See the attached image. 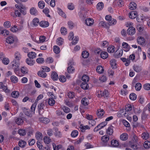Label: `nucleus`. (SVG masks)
I'll list each match as a JSON object with an SVG mask.
<instances>
[{"label": "nucleus", "mask_w": 150, "mask_h": 150, "mask_svg": "<svg viewBox=\"0 0 150 150\" xmlns=\"http://www.w3.org/2000/svg\"><path fill=\"white\" fill-rule=\"evenodd\" d=\"M122 46L123 47V50L125 51L128 52L130 49V46L127 43L125 42H123L122 43Z\"/></svg>", "instance_id": "11"}, {"label": "nucleus", "mask_w": 150, "mask_h": 150, "mask_svg": "<svg viewBox=\"0 0 150 150\" xmlns=\"http://www.w3.org/2000/svg\"><path fill=\"white\" fill-rule=\"evenodd\" d=\"M43 140L45 143L48 144L50 142L51 139L49 137L46 136L44 137Z\"/></svg>", "instance_id": "46"}, {"label": "nucleus", "mask_w": 150, "mask_h": 150, "mask_svg": "<svg viewBox=\"0 0 150 150\" xmlns=\"http://www.w3.org/2000/svg\"><path fill=\"white\" fill-rule=\"evenodd\" d=\"M19 94L18 92L17 91H14L12 92L11 94L12 96L14 98H17L18 97Z\"/></svg>", "instance_id": "49"}, {"label": "nucleus", "mask_w": 150, "mask_h": 150, "mask_svg": "<svg viewBox=\"0 0 150 150\" xmlns=\"http://www.w3.org/2000/svg\"><path fill=\"white\" fill-rule=\"evenodd\" d=\"M48 103L50 105L53 106L55 103L54 100L52 98H50L49 99Z\"/></svg>", "instance_id": "60"}, {"label": "nucleus", "mask_w": 150, "mask_h": 150, "mask_svg": "<svg viewBox=\"0 0 150 150\" xmlns=\"http://www.w3.org/2000/svg\"><path fill=\"white\" fill-rule=\"evenodd\" d=\"M38 6L40 8H43L45 6L44 2L42 1H39L38 3Z\"/></svg>", "instance_id": "45"}, {"label": "nucleus", "mask_w": 150, "mask_h": 150, "mask_svg": "<svg viewBox=\"0 0 150 150\" xmlns=\"http://www.w3.org/2000/svg\"><path fill=\"white\" fill-rule=\"evenodd\" d=\"M109 137L107 135L103 136L101 137L102 140L104 142H108L109 140Z\"/></svg>", "instance_id": "56"}, {"label": "nucleus", "mask_w": 150, "mask_h": 150, "mask_svg": "<svg viewBox=\"0 0 150 150\" xmlns=\"http://www.w3.org/2000/svg\"><path fill=\"white\" fill-rule=\"evenodd\" d=\"M30 12L31 14L33 15L36 16L38 14V11L35 7L31 8L30 10Z\"/></svg>", "instance_id": "13"}, {"label": "nucleus", "mask_w": 150, "mask_h": 150, "mask_svg": "<svg viewBox=\"0 0 150 150\" xmlns=\"http://www.w3.org/2000/svg\"><path fill=\"white\" fill-rule=\"evenodd\" d=\"M18 144L20 147L23 148L25 146L26 144V143L24 141H20L19 142Z\"/></svg>", "instance_id": "44"}, {"label": "nucleus", "mask_w": 150, "mask_h": 150, "mask_svg": "<svg viewBox=\"0 0 150 150\" xmlns=\"http://www.w3.org/2000/svg\"><path fill=\"white\" fill-rule=\"evenodd\" d=\"M107 124L106 122H103L98 125L94 129V132H97L104 127Z\"/></svg>", "instance_id": "4"}, {"label": "nucleus", "mask_w": 150, "mask_h": 150, "mask_svg": "<svg viewBox=\"0 0 150 150\" xmlns=\"http://www.w3.org/2000/svg\"><path fill=\"white\" fill-rule=\"evenodd\" d=\"M144 146L146 149L149 148H150V141H145L144 143Z\"/></svg>", "instance_id": "38"}, {"label": "nucleus", "mask_w": 150, "mask_h": 150, "mask_svg": "<svg viewBox=\"0 0 150 150\" xmlns=\"http://www.w3.org/2000/svg\"><path fill=\"white\" fill-rule=\"evenodd\" d=\"M111 144L112 146L116 147L118 146L119 142L116 140H112L111 142Z\"/></svg>", "instance_id": "28"}, {"label": "nucleus", "mask_w": 150, "mask_h": 150, "mask_svg": "<svg viewBox=\"0 0 150 150\" xmlns=\"http://www.w3.org/2000/svg\"><path fill=\"white\" fill-rule=\"evenodd\" d=\"M10 79L11 82L14 83H17L18 81L17 78L14 76H11L10 77Z\"/></svg>", "instance_id": "42"}, {"label": "nucleus", "mask_w": 150, "mask_h": 150, "mask_svg": "<svg viewBox=\"0 0 150 150\" xmlns=\"http://www.w3.org/2000/svg\"><path fill=\"white\" fill-rule=\"evenodd\" d=\"M46 103V101H43L39 103L38 106V109L39 113L40 115H42L44 111V108L45 107V104Z\"/></svg>", "instance_id": "1"}, {"label": "nucleus", "mask_w": 150, "mask_h": 150, "mask_svg": "<svg viewBox=\"0 0 150 150\" xmlns=\"http://www.w3.org/2000/svg\"><path fill=\"white\" fill-rule=\"evenodd\" d=\"M127 34L129 35H133L135 33V29L132 26L129 27L127 30Z\"/></svg>", "instance_id": "7"}, {"label": "nucleus", "mask_w": 150, "mask_h": 150, "mask_svg": "<svg viewBox=\"0 0 150 150\" xmlns=\"http://www.w3.org/2000/svg\"><path fill=\"white\" fill-rule=\"evenodd\" d=\"M22 109L25 115L29 117H31L32 116V112H30L29 110L25 108H22Z\"/></svg>", "instance_id": "5"}, {"label": "nucleus", "mask_w": 150, "mask_h": 150, "mask_svg": "<svg viewBox=\"0 0 150 150\" xmlns=\"http://www.w3.org/2000/svg\"><path fill=\"white\" fill-rule=\"evenodd\" d=\"M87 99L86 98H83L81 100L82 104L84 106L88 105V104L87 102Z\"/></svg>", "instance_id": "55"}, {"label": "nucleus", "mask_w": 150, "mask_h": 150, "mask_svg": "<svg viewBox=\"0 0 150 150\" xmlns=\"http://www.w3.org/2000/svg\"><path fill=\"white\" fill-rule=\"evenodd\" d=\"M137 13L136 11H132L129 13V16L130 18L133 19L137 16Z\"/></svg>", "instance_id": "18"}, {"label": "nucleus", "mask_w": 150, "mask_h": 150, "mask_svg": "<svg viewBox=\"0 0 150 150\" xmlns=\"http://www.w3.org/2000/svg\"><path fill=\"white\" fill-rule=\"evenodd\" d=\"M53 49L54 52L56 54H58L60 52V48L57 46H54L53 47Z\"/></svg>", "instance_id": "37"}, {"label": "nucleus", "mask_w": 150, "mask_h": 150, "mask_svg": "<svg viewBox=\"0 0 150 150\" xmlns=\"http://www.w3.org/2000/svg\"><path fill=\"white\" fill-rule=\"evenodd\" d=\"M39 21V19L38 18H35L32 21L33 25L35 26H37L38 25Z\"/></svg>", "instance_id": "50"}, {"label": "nucleus", "mask_w": 150, "mask_h": 150, "mask_svg": "<svg viewBox=\"0 0 150 150\" xmlns=\"http://www.w3.org/2000/svg\"><path fill=\"white\" fill-rule=\"evenodd\" d=\"M49 24V23L47 21H42L39 23L40 25L43 28L47 27Z\"/></svg>", "instance_id": "14"}, {"label": "nucleus", "mask_w": 150, "mask_h": 150, "mask_svg": "<svg viewBox=\"0 0 150 150\" xmlns=\"http://www.w3.org/2000/svg\"><path fill=\"white\" fill-rule=\"evenodd\" d=\"M81 87L83 89H87L89 86L88 85L87 82H83L81 85Z\"/></svg>", "instance_id": "32"}, {"label": "nucleus", "mask_w": 150, "mask_h": 150, "mask_svg": "<svg viewBox=\"0 0 150 150\" xmlns=\"http://www.w3.org/2000/svg\"><path fill=\"white\" fill-rule=\"evenodd\" d=\"M67 8L70 10H73L74 8V6L72 3H70L68 4Z\"/></svg>", "instance_id": "62"}, {"label": "nucleus", "mask_w": 150, "mask_h": 150, "mask_svg": "<svg viewBox=\"0 0 150 150\" xmlns=\"http://www.w3.org/2000/svg\"><path fill=\"white\" fill-rule=\"evenodd\" d=\"M19 65V63H12V66L13 68L14 72L17 75H18L19 74V71L20 70Z\"/></svg>", "instance_id": "3"}, {"label": "nucleus", "mask_w": 150, "mask_h": 150, "mask_svg": "<svg viewBox=\"0 0 150 150\" xmlns=\"http://www.w3.org/2000/svg\"><path fill=\"white\" fill-rule=\"evenodd\" d=\"M24 122L23 120L21 118H16L15 120V122L18 125L22 124Z\"/></svg>", "instance_id": "25"}, {"label": "nucleus", "mask_w": 150, "mask_h": 150, "mask_svg": "<svg viewBox=\"0 0 150 150\" xmlns=\"http://www.w3.org/2000/svg\"><path fill=\"white\" fill-rule=\"evenodd\" d=\"M116 60L114 59H112L110 61L111 66L113 69L116 68Z\"/></svg>", "instance_id": "36"}, {"label": "nucleus", "mask_w": 150, "mask_h": 150, "mask_svg": "<svg viewBox=\"0 0 150 150\" xmlns=\"http://www.w3.org/2000/svg\"><path fill=\"white\" fill-rule=\"evenodd\" d=\"M104 114V112L103 109H100L98 110L97 114L99 118H100Z\"/></svg>", "instance_id": "23"}, {"label": "nucleus", "mask_w": 150, "mask_h": 150, "mask_svg": "<svg viewBox=\"0 0 150 150\" xmlns=\"http://www.w3.org/2000/svg\"><path fill=\"white\" fill-rule=\"evenodd\" d=\"M137 40L138 43L141 45H144L145 41L144 38L142 37H138Z\"/></svg>", "instance_id": "15"}, {"label": "nucleus", "mask_w": 150, "mask_h": 150, "mask_svg": "<svg viewBox=\"0 0 150 150\" xmlns=\"http://www.w3.org/2000/svg\"><path fill=\"white\" fill-rule=\"evenodd\" d=\"M89 53L87 51H83L82 53V56L84 58H87L89 56Z\"/></svg>", "instance_id": "51"}, {"label": "nucleus", "mask_w": 150, "mask_h": 150, "mask_svg": "<svg viewBox=\"0 0 150 150\" xmlns=\"http://www.w3.org/2000/svg\"><path fill=\"white\" fill-rule=\"evenodd\" d=\"M51 78L54 80H57L58 79V75L56 72L55 71L53 72L51 74Z\"/></svg>", "instance_id": "27"}, {"label": "nucleus", "mask_w": 150, "mask_h": 150, "mask_svg": "<svg viewBox=\"0 0 150 150\" xmlns=\"http://www.w3.org/2000/svg\"><path fill=\"white\" fill-rule=\"evenodd\" d=\"M78 134V131L76 130H74L72 131L71 134V136L72 137H76Z\"/></svg>", "instance_id": "57"}, {"label": "nucleus", "mask_w": 150, "mask_h": 150, "mask_svg": "<svg viewBox=\"0 0 150 150\" xmlns=\"http://www.w3.org/2000/svg\"><path fill=\"white\" fill-rule=\"evenodd\" d=\"M63 39L61 38H58L57 40V43L59 45H61L62 44H63Z\"/></svg>", "instance_id": "52"}, {"label": "nucleus", "mask_w": 150, "mask_h": 150, "mask_svg": "<svg viewBox=\"0 0 150 150\" xmlns=\"http://www.w3.org/2000/svg\"><path fill=\"white\" fill-rule=\"evenodd\" d=\"M100 93L98 94L99 95H100L101 97H104L105 98H108L109 97V93L108 91L105 90L103 91H100Z\"/></svg>", "instance_id": "8"}, {"label": "nucleus", "mask_w": 150, "mask_h": 150, "mask_svg": "<svg viewBox=\"0 0 150 150\" xmlns=\"http://www.w3.org/2000/svg\"><path fill=\"white\" fill-rule=\"evenodd\" d=\"M100 57L103 59H106L108 57V54L105 52H102L100 54Z\"/></svg>", "instance_id": "35"}, {"label": "nucleus", "mask_w": 150, "mask_h": 150, "mask_svg": "<svg viewBox=\"0 0 150 150\" xmlns=\"http://www.w3.org/2000/svg\"><path fill=\"white\" fill-rule=\"evenodd\" d=\"M54 129L55 130L54 134L55 136L58 137H61L62 134L61 132L58 131V129L55 127L54 128Z\"/></svg>", "instance_id": "17"}, {"label": "nucleus", "mask_w": 150, "mask_h": 150, "mask_svg": "<svg viewBox=\"0 0 150 150\" xmlns=\"http://www.w3.org/2000/svg\"><path fill=\"white\" fill-rule=\"evenodd\" d=\"M134 69L136 72H138L142 70V68L141 67L136 65L134 67Z\"/></svg>", "instance_id": "53"}, {"label": "nucleus", "mask_w": 150, "mask_h": 150, "mask_svg": "<svg viewBox=\"0 0 150 150\" xmlns=\"http://www.w3.org/2000/svg\"><path fill=\"white\" fill-rule=\"evenodd\" d=\"M142 88V85L141 83H136L135 86L136 90L137 91H139Z\"/></svg>", "instance_id": "59"}, {"label": "nucleus", "mask_w": 150, "mask_h": 150, "mask_svg": "<svg viewBox=\"0 0 150 150\" xmlns=\"http://www.w3.org/2000/svg\"><path fill=\"white\" fill-rule=\"evenodd\" d=\"M137 5L134 2H131L129 6V8L131 10L135 9L136 8Z\"/></svg>", "instance_id": "40"}, {"label": "nucleus", "mask_w": 150, "mask_h": 150, "mask_svg": "<svg viewBox=\"0 0 150 150\" xmlns=\"http://www.w3.org/2000/svg\"><path fill=\"white\" fill-rule=\"evenodd\" d=\"M128 137L127 134L126 133H124L120 135V138L122 140L126 141Z\"/></svg>", "instance_id": "20"}, {"label": "nucleus", "mask_w": 150, "mask_h": 150, "mask_svg": "<svg viewBox=\"0 0 150 150\" xmlns=\"http://www.w3.org/2000/svg\"><path fill=\"white\" fill-rule=\"evenodd\" d=\"M99 25L100 26L104 27L105 28H109V26L108 23L105 22L104 21H101L99 23Z\"/></svg>", "instance_id": "33"}, {"label": "nucleus", "mask_w": 150, "mask_h": 150, "mask_svg": "<svg viewBox=\"0 0 150 150\" xmlns=\"http://www.w3.org/2000/svg\"><path fill=\"white\" fill-rule=\"evenodd\" d=\"M35 137L38 140H42V134L40 132H37L36 134Z\"/></svg>", "instance_id": "34"}, {"label": "nucleus", "mask_w": 150, "mask_h": 150, "mask_svg": "<svg viewBox=\"0 0 150 150\" xmlns=\"http://www.w3.org/2000/svg\"><path fill=\"white\" fill-rule=\"evenodd\" d=\"M103 7L104 4L102 2L98 3L96 6L98 10H101Z\"/></svg>", "instance_id": "31"}, {"label": "nucleus", "mask_w": 150, "mask_h": 150, "mask_svg": "<svg viewBox=\"0 0 150 150\" xmlns=\"http://www.w3.org/2000/svg\"><path fill=\"white\" fill-rule=\"evenodd\" d=\"M58 10H59L58 13L60 16H62V17L66 18V16L65 13L63 12L59 8H58Z\"/></svg>", "instance_id": "61"}, {"label": "nucleus", "mask_w": 150, "mask_h": 150, "mask_svg": "<svg viewBox=\"0 0 150 150\" xmlns=\"http://www.w3.org/2000/svg\"><path fill=\"white\" fill-rule=\"evenodd\" d=\"M26 63L30 66L33 65L35 63V61L29 58H27L26 59Z\"/></svg>", "instance_id": "21"}, {"label": "nucleus", "mask_w": 150, "mask_h": 150, "mask_svg": "<svg viewBox=\"0 0 150 150\" xmlns=\"http://www.w3.org/2000/svg\"><path fill=\"white\" fill-rule=\"evenodd\" d=\"M96 71L99 74L103 73L104 71L103 68L101 66H98L96 69Z\"/></svg>", "instance_id": "29"}, {"label": "nucleus", "mask_w": 150, "mask_h": 150, "mask_svg": "<svg viewBox=\"0 0 150 150\" xmlns=\"http://www.w3.org/2000/svg\"><path fill=\"white\" fill-rule=\"evenodd\" d=\"M40 121L45 124H47L50 121L49 119L46 118H41L40 119Z\"/></svg>", "instance_id": "54"}, {"label": "nucleus", "mask_w": 150, "mask_h": 150, "mask_svg": "<svg viewBox=\"0 0 150 150\" xmlns=\"http://www.w3.org/2000/svg\"><path fill=\"white\" fill-rule=\"evenodd\" d=\"M0 89H2L6 93H9L10 90L7 88V86L4 85L2 82H0Z\"/></svg>", "instance_id": "9"}, {"label": "nucleus", "mask_w": 150, "mask_h": 150, "mask_svg": "<svg viewBox=\"0 0 150 150\" xmlns=\"http://www.w3.org/2000/svg\"><path fill=\"white\" fill-rule=\"evenodd\" d=\"M15 6L16 8L19 10H20V9H26V7L21 3H20L19 5L16 4Z\"/></svg>", "instance_id": "26"}, {"label": "nucleus", "mask_w": 150, "mask_h": 150, "mask_svg": "<svg viewBox=\"0 0 150 150\" xmlns=\"http://www.w3.org/2000/svg\"><path fill=\"white\" fill-rule=\"evenodd\" d=\"M93 20L90 18H88L85 21V23L87 25H91L93 24Z\"/></svg>", "instance_id": "22"}, {"label": "nucleus", "mask_w": 150, "mask_h": 150, "mask_svg": "<svg viewBox=\"0 0 150 150\" xmlns=\"http://www.w3.org/2000/svg\"><path fill=\"white\" fill-rule=\"evenodd\" d=\"M60 31L61 34L63 35H66L67 33V29L64 27H62L61 28Z\"/></svg>", "instance_id": "47"}, {"label": "nucleus", "mask_w": 150, "mask_h": 150, "mask_svg": "<svg viewBox=\"0 0 150 150\" xmlns=\"http://www.w3.org/2000/svg\"><path fill=\"white\" fill-rule=\"evenodd\" d=\"M117 23V21L115 19L113 18H112L108 22V24L109 26L110 25H114L116 24Z\"/></svg>", "instance_id": "41"}, {"label": "nucleus", "mask_w": 150, "mask_h": 150, "mask_svg": "<svg viewBox=\"0 0 150 150\" xmlns=\"http://www.w3.org/2000/svg\"><path fill=\"white\" fill-rule=\"evenodd\" d=\"M71 62H69V63L68 64V65H69L70 64H71ZM67 70L69 73H73L74 71V69L73 67L71 66V65H70L68 67Z\"/></svg>", "instance_id": "24"}, {"label": "nucleus", "mask_w": 150, "mask_h": 150, "mask_svg": "<svg viewBox=\"0 0 150 150\" xmlns=\"http://www.w3.org/2000/svg\"><path fill=\"white\" fill-rule=\"evenodd\" d=\"M113 3L114 5L118 7H122L124 4V2L122 0H115Z\"/></svg>", "instance_id": "6"}, {"label": "nucleus", "mask_w": 150, "mask_h": 150, "mask_svg": "<svg viewBox=\"0 0 150 150\" xmlns=\"http://www.w3.org/2000/svg\"><path fill=\"white\" fill-rule=\"evenodd\" d=\"M37 74L39 76L42 78H45L47 76V74L43 70L38 71Z\"/></svg>", "instance_id": "19"}, {"label": "nucleus", "mask_w": 150, "mask_h": 150, "mask_svg": "<svg viewBox=\"0 0 150 150\" xmlns=\"http://www.w3.org/2000/svg\"><path fill=\"white\" fill-rule=\"evenodd\" d=\"M27 56L29 58L33 59L36 57V54L34 52H31L28 54Z\"/></svg>", "instance_id": "16"}, {"label": "nucleus", "mask_w": 150, "mask_h": 150, "mask_svg": "<svg viewBox=\"0 0 150 150\" xmlns=\"http://www.w3.org/2000/svg\"><path fill=\"white\" fill-rule=\"evenodd\" d=\"M113 127L111 126H110L106 130V132L108 134L111 135L113 133Z\"/></svg>", "instance_id": "30"}, {"label": "nucleus", "mask_w": 150, "mask_h": 150, "mask_svg": "<svg viewBox=\"0 0 150 150\" xmlns=\"http://www.w3.org/2000/svg\"><path fill=\"white\" fill-rule=\"evenodd\" d=\"M36 61L38 63L42 64L44 62V60L43 58L39 57L36 59Z\"/></svg>", "instance_id": "64"}, {"label": "nucleus", "mask_w": 150, "mask_h": 150, "mask_svg": "<svg viewBox=\"0 0 150 150\" xmlns=\"http://www.w3.org/2000/svg\"><path fill=\"white\" fill-rule=\"evenodd\" d=\"M15 59L12 63H19V60L21 58V56L20 53L18 52H16L14 54Z\"/></svg>", "instance_id": "2"}, {"label": "nucleus", "mask_w": 150, "mask_h": 150, "mask_svg": "<svg viewBox=\"0 0 150 150\" xmlns=\"http://www.w3.org/2000/svg\"><path fill=\"white\" fill-rule=\"evenodd\" d=\"M129 98L130 99L132 100H134L137 98V96L134 93H132L129 95Z\"/></svg>", "instance_id": "58"}, {"label": "nucleus", "mask_w": 150, "mask_h": 150, "mask_svg": "<svg viewBox=\"0 0 150 150\" xmlns=\"http://www.w3.org/2000/svg\"><path fill=\"white\" fill-rule=\"evenodd\" d=\"M115 47L113 46H110L107 48L108 51L110 53H113L115 51Z\"/></svg>", "instance_id": "43"}, {"label": "nucleus", "mask_w": 150, "mask_h": 150, "mask_svg": "<svg viewBox=\"0 0 150 150\" xmlns=\"http://www.w3.org/2000/svg\"><path fill=\"white\" fill-rule=\"evenodd\" d=\"M89 78L87 75H84L83 76L81 79L84 82H87L88 81Z\"/></svg>", "instance_id": "39"}, {"label": "nucleus", "mask_w": 150, "mask_h": 150, "mask_svg": "<svg viewBox=\"0 0 150 150\" xmlns=\"http://www.w3.org/2000/svg\"><path fill=\"white\" fill-rule=\"evenodd\" d=\"M21 70L22 73L24 74H26L28 73V69L24 67H21Z\"/></svg>", "instance_id": "48"}, {"label": "nucleus", "mask_w": 150, "mask_h": 150, "mask_svg": "<svg viewBox=\"0 0 150 150\" xmlns=\"http://www.w3.org/2000/svg\"><path fill=\"white\" fill-rule=\"evenodd\" d=\"M123 51L121 50L117 51H116L114 54V57L115 58H119L121 57Z\"/></svg>", "instance_id": "12"}, {"label": "nucleus", "mask_w": 150, "mask_h": 150, "mask_svg": "<svg viewBox=\"0 0 150 150\" xmlns=\"http://www.w3.org/2000/svg\"><path fill=\"white\" fill-rule=\"evenodd\" d=\"M15 41V38L11 36H9L6 39V42L10 44L13 43Z\"/></svg>", "instance_id": "10"}, {"label": "nucleus", "mask_w": 150, "mask_h": 150, "mask_svg": "<svg viewBox=\"0 0 150 150\" xmlns=\"http://www.w3.org/2000/svg\"><path fill=\"white\" fill-rule=\"evenodd\" d=\"M132 105L130 104H128L125 106V110L127 112L130 111L132 110Z\"/></svg>", "instance_id": "63"}]
</instances>
